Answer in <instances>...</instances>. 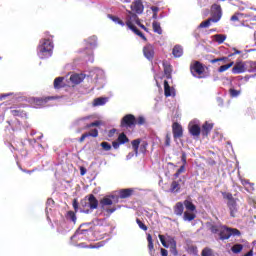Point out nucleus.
<instances>
[{
    "label": "nucleus",
    "instance_id": "nucleus-1",
    "mask_svg": "<svg viewBox=\"0 0 256 256\" xmlns=\"http://www.w3.org/2000/svg\"><path fill=\"white\" fill-rule=\"evenodd\" d=\"M211 233L218 235L220 241H225L231 237H239L241 232L236 228H228L227 226L212 225L210 227Z\"/></svg>",
    "mask_w": 256,
    "mask_h": 256
},
{
    "label": "nucleus",
    "instance_id": "nucleus-2",
    "mask_svg": "<svg viewBox=\"0 0 256 256\" xmlns=\"http://www.w3.org/2000/svg\"><path fill=\"white\" fill-rule=\"evenodd\" d=\"M53 38L52 36H48L40 40L38 48H37V55L39 59H49L53 55Z\"/></svg>",
    "mask_w": 256,
    "mask_h": 256
},
{
    "label": "nucleus",
    "instance_id": "nucleus-3",
    "mask_svg": "<svg viewBox=\"0 0 256 256\" xmlns=\"http://www.w3.org/2000/svg\"><path fill=\"white\" fill-rule=\"evenodd\" d=\"M80 207H82L80 210L82 213L88 214L91 213V210L97 209V207H99V201L97 198H95V195L90 194L81 200Z\"/></svg>",
    "mask_w": 256,
    "mask_h": 256
},
{
    "label": "nucleus",
    "instance_id": "nucleus-4",
    "mask_svg": "<svg viewBox=\"0 0 256 256\" xmlns=\"http://www.w3.org/2000/svg\"><path fill=\"white\" fill-rule=\"evenodd\" d=\"M86 43L90 48H85L84 49V54H86V59L88 63H93L94 58H93V49L97 47V36H91L86 40Z\"/></svg>",
    "mask_w": 256,
    "mask_h": 256
},
{
    "label": "nucleus",
    "instance_id": "nucleus-5",
    "mask_svg": "<svg viewBox=\"0 0 256 256\" xmlns=\"http://www.w3.org/2000/svg\"><path fill=\"white\" fill-rule=\"evenodd\" d=\"M53 99H57V97L51 96L45 98H30L29 103L34 109H41V107H45L47 103Z\"/></svg>",
    "mask_w": 256,
    "mask_h": 256
},
{
    "label": "nucleus",
    "instance_id": "nucleus-6",
    "mask_svg": "<svg viewBox=\"0 0 256 256\" xmlns=\"http://www.w3.org/2000/svg\"><path fill=\"white\" fill-rule=\"evenodd\" d=\"M190 71L193 77H196L197 79H203V73H205V68L203 67V64L199 61H195L190 66Z\"/></svg>",
    "mask_w": 256,
    "mask_h": 256
},
{
    "label": "nucleus",
    "instance_id": "nucleus-7",
    "mask_svg": "<svg viewBox=\"0 0 256 256\" xmlns=\"http://www.w3.org/2000/svg\"><path fill=\"white\" fill-rule=\"evenodd\" d=\"M89 119H91V116H86L83 118H80L78 120H76V125H78L79 127H81V129H89L90 127H99V125H101V122L99 121H95L92 123H87V121H89Z\"/></svg>",
    "mask_w": 256,
    "mask_h": 256
},
{
    "label": "nucleus",
    "instance_id": "nucleus-8",
    "mask_svg": "<svg viewBox=\"0 0 256 256\" xmlns=\"http://www.w3.org/2000/svg\"><path fill=\"white\" fill-rule=\"evenodd\" d=\"M126 25L128 27V29H130L131 31L135 28H137V26L135 25H139V16H137V14L129 11L128 15L126 17Z\"/></svg>",
    "mask_w": 256,
    "mask_h": 256
},
{
    "label": "nucleus",
    "instance_id": "nucleus-9",
    "mask_svg": "<svg viewBox=\"0 0 256 256\" xmlns=\"http://www.w3.org/2000/svg\"><path fill=\"white\" fill-rule=\"evenodd\" d=\"M189 133L193 137H199L201 135V126H199V120H194L188 125Z\"/></svg>",
    "mask_w": 256,
    "mask_h": 256
},
{
    "label": "nucleus",
    "instance_id": "nucleus-10",
    "mask_svg": "<svg viewBox=\"0 0 256 256\" xmlns=\"http://www.w3.org/2000/svg\"><path fill=\"white\" fill-rule=\"evenodd\" d=\"M158 237H159L160 243L166 249H169V247H173V246L177 245V241H175V238L173 236H167L165 238V236L160 234Z\"/></svg>",
    "mask_w": 256,
    "mask_h": 256
},
{
    "label": "nucleus",
    "instance_id": "nucleus-11",
    "mask_svg": "<svg viewBox=\"0 0 256 256\" xmlns=\"http://www.w3.org/2000/svg\"><path fill=\"white\" fill-rule=\"evenodd\" d=\"M211 19L212 23H219L221 21V6L218 4H214L211 7Z\"/></svg>",
    "mask_w": 256,
    "mask_h": 256
},
{
    "label": "nucleus",
    "instance_id": "nucleus-12",
    "mask_svg": "<svg viewBox=\"0 0 256 256\" xmlns=\"http://www.w3.org/2000/svg\"><path fill=\"white\" fill-rule=\"evenodd\" d=\"M90 233H93V231L89 229H81L79 228L75 234L71 237V239H78V241H81V239H89L88 235Z\"/></svg>",
    "mask_w": 256,
    "mask_h": 256
},
{
    "label": "nucleus",
    "instance_id": "nucleus-13",
    "mask_svg": "<svg viewBox=\"0 0 256 256\" xmlns=\"http://www.w3.org/2000/svg\"><path fill=\"white\" fill-rule=\"evenodd\" d=\"M232 73L233 75H241V73H247L245 62H236V64L232 68Z\"/></svg>",
    "mask_w": 256,
    "mask_h": 256
},
{
    "label": "nucleus",
    "instance_id": "nucleus-14",
    "mask_svg": "<svg viewBox=\"0 0 256 256\" xmlns=\"http://www.w3.org/2000/svg\"><path fill=\"white\" fill-rule=\"evenodd\" d=\"M131 10L137 15H141L145 10V6H143V2L141 0H134L131 4Z\"/></svg>",
    "mask_w": 256,
    "mask_h": 256
},
{
    "label": "nucleus",
    "instance_id": "nucleus-15",
    "mask_svg": "<svg viewBox=\"0 0 256 256\" xmlns=\"http://www.w3.org/2000/svg\"><path fill=\"white\" fill-rule=\"evenodd\" d=\"M122 125L124 127H133L135 125V116L133 114H127L122 119Z\"/></svg>",
    "mask_w": 256,
    "mask_h": 256
},
{
    "label": "nucleus",
    "instance_id": "nucleus-16",
    "mask_svg": "<svg viewBox=\"0 0 256 256\" xmlns=\"http://www.w3.org/2000/svg\"><path fill=\"white\" fill-rule=\"evenodd\" d=\"M143 53H144V57L148 59V61L153 60V57H155V50L151 45H146L143 49Z\"/></svg>",
    "mask_w": 256,
    "mask_h": 256
},
{
    "label": "nucleus",
    "instance_id": "nucleus-17",
    "mask_svg": "<svg viewBox=\"0 0 256 256\" xmlns=\"http://www.w3.org/2000/svg\"><path fill=\"white\" fill-rule=\"evenodd\" d=\"M173 129V137L174 139H179L183 137V127L177 122H175L172 126Z\"/></svg>",
    "mask_w": 256,
    "mask_h": 256
},
{
    "label": "nucleus",
    "instance_id": "nucleus-18",
    "mask_svg": "<svg viewBox=\"0 0 256 256\" xmlns=\"http://www.w3.org/2000/svg\"><path fill=\"white\" fill-rule=\"evenodd\" d=\"M164 95L165 97H175V88L169 85V81H164Z\"/></svg>",
    "mask_w": 256,
    "mask_h": 256
},
{
    "label": "nucleus",
    "instance_id": "nucleus-19",
    "mask_svg": "<svg viewBox=\"0 0 256 256\" xmlns=\"http://www.w3.org/2000/svg\"><path fill=\"white\" fill-rule=\"evenodd\" d=\"M84 79H85V74H82V73L81 74L75 73L70 76V81L74 83V85H79V83H83Z\"/></svg>",
    "mask_w": 256,
    "mask_h": 256
},
{
    "label": "nucleus",
    "instance_id": "nucleus-20",
    "mask_svg": "<svg viewBox=\"0 0 256 256\" xmlns=\"http://www.w3.org/2000/svg\"><path fill=\"white\" fill-rule=\"evenodd\" d=\"M212 130H213V123H210V122L206 121L202 125L201 133H202L203 137H207V135H209Z\"/></svg>",
    "mask_w": 256,
    "mask_h": 256
},
{
    "label": "nucleus",
    "instance_id": "nucleus-21",
    "mask_svg": "<svg viewBox=\"0 0 256 256\" xmlns=\"http://www.w3.org/2000/svg\"><path fill=\"white\" fill-rule=\"evenodd\" d=\"M227 205L230 210L231 217H235V215H237V211H239V207L237 206V201L231 200V202H228Z\"/></svg>",
    "mask_w": 256,
    "mask_h": 256
},
{
    "label": "nucleus",
    "instance_id": "nucleus-22",
    "mask_svg": "<svg viewBox=\"0 0 256 256\" xmlns=\"http://www.w3.org/2000/svg\"><path fill=\"white\" fill-rule=\"evenodd\" d=\"M148 251L150 256H155V246L153 244V236L147 234Z\"/></svg>",
    "mask_w": 256,
    "mask_h": 256
},
{
    "label": "nucleus",
    "instance_id": "nucleus-23",
    "mask_svg": "<svg viewBox=\"0 0 256 256\" xmlns=\"http://www.w3.org/2000/svg\"><path fill=\"white\" fill-rule=\"evenodd\" d=\"M10 113L13 115V117H27V113L20 108H11Z\"/></svg>",
    "mask_w": 256,
    "mask_h": 256
},
{
    "label": "nucleus",
    "instance_id": "nucleus-24",
    "mask_svg": "<svg viewBox=\"0 0 256 256\" xmlns=\"http://www.w3.org/2000/svg\"><path fill=\"white\" fill-rule=\"evenodd\" d=\"M133 195V189H122L119 191V197L120 199H127L128 197H131Z\"/></svg>",
    "mask_w": 256,
    "mask_h": 256
},
{
    "label": "nucleus",
    "instance_id": "nucleus-25",
    "mask_svg": "<svg viewBox=\"0 0 256 256\" xmlns=\"http://www.w3.org/2000/svg\"><path fill=\"white\" fill-rule=\"evenodd\" d=\"M172 55L176 58L183 57V47L181 45L174 46Z\"/></svg>",
    "mask_w": 256,
    "mask_h": 256
},
{
    "label": "nucleus",
    "instance_id": "nucleus-26",
    "mask_svg": "<svg viewBox=\"0 0 256 256\" xmlns=\"http://www.w3.org/2000/svg\"><path fill=\"white\" fill-rule=\"evenodd\" d=\"M65 78L64 77H57L54 80V89H61L65 87Z\"/></svg>",
    "mask_w": 256,
    "mask_h": 256
},
{
    "label": "nucleus",
    "instance_id": "nucleus-27",
    "mask_svg": "<svg viewBox=\"0 0 256 256\" xmlns=\"http://www.w3.org/2000/svg\"><path fill=\"white\" fill-rule=\"evenodd\" d=\"M107 101H109V98H105V97L96 98L93 101V106L101 107V106L105 105L107 103Z\"/></svg>",
    "mask_w": 256,
    "mask_h": 256
},
{
    "label": "nucleus",
    "instance_id": "nucleus-28",
    "mask_svg": "<svg viewBox=\"0 0 256 256\" xmlns=\"http://www.w3.org/2000/svg\"><path fill=\"white\" fill-rule=\"evenodd\" d=\"M246 72L248 73H256V62L253 61H246Z\"/></svg>",
    "mask_w": 256,
    "mask_h": 256
},
{
    "label": "nucleus",
    "instance_id": "nucleus-29",
    "mask_svg": "<svg viewBox=\"0 0 256 256\" xmlns=\"http://www.w3.org/2000/svg\"><path fill=\"white\" fill-rule=\"evenodd\" d=\"M90 75L94 77V79H101L103 75H105V72L102 69L95 68Z\"/></svg>",
    "mask_w": 256,
    "mask_h": 256
},
{
    "label": "nucleus",
    "instance_id": "nucleus-30",
    "mask_svg": "<svg viewBox=\"0 0 256 256\" xmlns=\"http://www.w3.org/2000/svg\"><path fill=\"white\" fill-rule=\"evenodd\" d=\"M212 38L216 41L218 45H221L222 43H225V40L227 39V35L225 34H215L212 36Z\"/></svg>",
    "mask_w": 256,
    "mask_h": 256
},
{
    "label": "nucleus",
    "instance_id": "nucleus-31",
    "mask_svg": "<svg viewBox=\"0 0 256 256\" xmlns=\"http://www.w3.org/2000/svg\"><path fill=\"white\" fill-rule=\"evenodd\" d=\"M152 28L154 33H157L158 35H163V28H161V23L158 21H153Z\"/></svg>",
    "mask_w": 256,
    "mask_h": 256
},
{
    "label": "nucleus",
    "instance_id": "nucleus-32",
    "mask_svg": "<svg viewBox=\"0 0 256 256\" xmlns=\"http://www.w3.org/2000/svg\"><path fill=\"white\" fill-rule=\"evenodd\" d=\"M183 211H184V207H183V203L181 202H178L176 205H175V208H174V213L175 215H183Z\"/></svg>",
    "mask_w": 256,
    "mask_h": 256
},
{
    "label": "nucleus",
    "instance_id": "nucleus-33",
    "mask_svg": "<svg viewBox=\"0 0 256 256\" xmlns=\"http://www.w3.org/2000/svg\"><path fill=\"white\" fill-rule=\"evenodd\" d=\"M139 145H141V140L136 139L132 141V148L134 149V155H139Z\"/></svg>",
    "mask_w": 256,
    "mask_h": 256
},
{
    "label": "nucleus",
    "instance_id": "nucleus-34",
    "mask_svg": "<svg viewBox=\"0 0 256 256\" xmlns=\"http://www.w3.org/2000/svg\"><path fill=\"white\" fill-rule=\"evenodd\" d=\"M108 19H111V21H113L114 23L121 25V27H125V22H123V20L119 19V17H117V16L108 14Z\"/></svg>",
    "mask_w": 256,
    "mask_h": 256
},
{
    "label": "nucleus",
    "instance_id": "nucleus-35",
    "mask_svg": "<svg viewBox=\"0 0 256 256\" xmlns=\"http://www.w3.org/2000/svg\"><path fill=\"white\" fill-rule=\"evenodd\" d=\"M101 205L103 207V209H105V207L109 206V205H113V200L111 199V197H104L101 200Z\"/></svg>",
    "mask_w": 256,
    "mask_h": 256
},
{
    "label": "nucleus",
    "instance_id": "nucleus-36",
    "mask_svg": "<svg viewBox=\"0 0 256 256\" xmlns=\"http://www.w3.org/2000/svg\"><path fill=\"white\" fill-rule=\"evenodd\" d=\"M229 94L230 97H232L233 99L239 97V95H241V89H235V88H230L229 89Z\"/></svg>",
    "mask_w": 256,
    "mask_h": 256
},
{
    "label": "nucleus",
    "instance_id": "nucleus-37",
    "mask_svg": "<svg viewBox=\"0 0 256 256\" xmlns=\"http://www.w3.org/2000/svg\"><path fill=\"white\" fill-rule=\"evenodd\" d=\"M211 23H213V19L209 18L202 23L199 24V29H207V27H210Z\"/></svg>",
    "mask_w": 256,
    "mask_h": 256
},
{
    "label": "nucleus",
    "instance_id": "nucleus-38",
    "mask_svg": "<svg viewBox=\"0 0 256 256\" xmlns=\"http://www.w3.org/2000/svg\"><path fill=\"white\" fill-rule=\"evenodd\" d=\"M173 69L171 68V65L164 64V73L166 75V79H171V72Z\"/></svg>",
    "mask_w": 256,
    "mask_h": 256
},
{
    "label": "nucleus",
    "instance_id": "nucleus-39",
    "mask_svg": "<svg viewBox=\"0 0 256 256\" xmlns=\"http://www.w3.org/2000/svg\"><path fill=\"white\" fill-rule=\"evenodd\" d=\"M232 253H235V255L241 253L243 251V246L241 244H235L231 248Z\"/></svg>",
    "mask_w": 256,
    "mask_h": 256
},
{
    "label": "nucleus",
    "instance_id": "nucleus-40",
    "mask_svg": "<svg viewBox=\"0 0 256 256\" xmlns=\"http://www.w3.org/2000/svg\"><path fill=\"white\" fill-rule=\"evenodd\" d=\"M233 65H234V62H230L229 64L222 65L219 67L218 71L219 73H225V71H227L228 69H231Z\"/></svg>",
    "mask_w": 256,
    "mask_h": 256
},
{
    "label": "nucleus",
    "instance_id": "nucleus-41",
    "mask_svg": "<svg viewBox=\"0 0 256 256\" xmlns=\"http://www.w3.org/2000/svg\"><path fill=\"white\" fill-rule=\"evenodd\" d=\"M118 141H119L120 145H124V143L129 142V138H127V135L122 133L118 136Z\"/></svg>",
    "mask_w": 256,
    "mask_h": 256
},
{
    "label": "nucleus",
    "instance_id": "nucleus-42",
    "mask_svg": "<svg viewBox=\"0 0 256 256\" xmlns=\"http://www.w3.org/2000/svg\"><path fill=\"white\" fill-rule=\"evenodd\" d=\"M68 221H72V223H77V216L75 215V212L70 211L67 214Z\"/></svg>",
    "mask_w": 256,
    "mask_h": 256
},
{
    "label": "nucleus",
    "instance_id": "nucleus-43",
    "mask_svg": "<svg viewBox=\"0 0 256 256\" xmlns=\"http://www.w3.org/2000/svg\"><path fill=\"white\" fill-rule=\"evenodd\" d=\"M55 201L53 199L49 198L46 202V215H49V211H51V207H53Z\"/></svg>",
    "mask_w": 256,
    "mask_h": 256
},
{
    "label": "nucleus",
    "instance_id": "nucleus-44",
    "mask_svg": "<svg viewBox=\"0 0 256 256\" xmlns=\"http://www.w3.org/2000/svg\"><path fill=\"white\" fill-rule=\"evenodd\" d=\"M6 97H12V99H17V94L15 93H5L0 95V101H3V99H6Z\"/></svg>",
    "mask_w": 256,
    "mask_h": 256
},
{
    "label": "nucleus",
    "instance_id": "nucleus-45",
    "mask_svg": "<svg viewBox=\"0 0 256 256\" xmlns=\"http://www.w3.org/2000/svg\"><path fill=\"white\" fill-rule=\"evenodd\" d=\"M133 33H135V35H138V37H141V39H143V41H147V37H145V34L142 33L141 31H139V29L134 28L132 29Z\"/></svg>",
    "mask_w": 256,
    "mask_h": 256
},
{
    "label": "nucleus",
    "instance_id": "nucleus-46",
    "mask_svg": "<svg viewBox=\"0 0 256 256\" xmlns=\"http://www.w3.org/2000/svg\"><path fill=\"white\" fill-rule=\"evenodd\" d=\"M222 195L224 199L228 200V203H231V201H235V198H233V194L231 193L223 192Z\"/></svg>",
    "mask_w": 256,
    "mask_h": 256
},
{
    "label": "nucleus",
    "instance_id": "nucleus-47",
    "mask_svg": "<svg viewBox=\"0 0 256 256\" xmlns=\"http://www.w3.org/2000/svg\"><path fill=\"white\" fill-rule=\"evenodd\" d=\"M184 205L188 211H195V205L191 201H185Z\"/></svg>",
    "mask_w": 256,
    "mask_h": 256
},
{
    "label": "nucleus",
    "instance_id": "nucleus-48",
    "mask_svg": "<svg viewBox=\"0 0 256 256\" xmlns=\"http://www.w3.org/2000/svg\"><path fill=\"white\" fill-rule=\"evenodd\" d=\"M181 173H185V164H182L177 172L174 174L175 179H177L179 175H181Z\"/></svg>",
    "mask_w": 256,
    "mask_h": 256
},
{
    "label": "nucleus",
    "instance_id": "nucleus-49",
    "mask_svg": "<svg viewBox=\"0 0 256 256\" xmlns=\"http://www.w3.org/2000/svg\"><path fill=\"white\" fill-rule=\"evenodd\" d=\"M195 219V214L184 213V221H193Z\"/></svg>",
    "mask_w": 256,
    "mask_h": 256
},
{
    "label": "nucleus",
    "instance_id": "nucleus-50",
    "mask_svg": "<svg viewBox=\"0 0 256 256\" xmlns=\"http://www.w3.org/2000/svg\"><path fill=\"white\" fill-rule=\"evenodd\" d=\"M135 125H145V117L139 116L135 118Z\"/></svg>",
    "mask_w": 256,
    "mask_h": 256
},
{
    "label": "nucleus",
    "instance_id": "nucleus-51",
    "mask_svg": "<svg viewBox=\"0 0 256 256\" xmlns=\"http://www.w3.org/2000/svg\"><path fill=\"white\" fill-rule=\"evenodd\" d=\"M202 256H213V250L210 248H204L202 250Z\"/></svg>",
    "mask_w": 256,
    "mask_h": 256
},
{
    "label": "nucleus",
    "instance_id": "nucleus-52",
    "mask_svg": "<svg viewBox=\"0 0 256 256\" xmlns=\"http://www.w3.org/2000/svg\"><path fill=\"white\" fill-rule=\"evenodd\" d=\"M255 184L249 182L248 185L245 186V190L248 192V193H251L253 191H255Z\"/></svg>",
    "mask_w": 256,
    "mask_h": 256
},
{
    "label": "nucleus",
    "instance_id": "nucleus-53",
    "mask_svg": "<svg viewBox=\"0 0 256 256\" xmlns=\"http://www.w3.org/2000/svg\"><path fill=\"white\" fill-rule=\"evenodd\" d=\"M100 146L104 151H111V144H109V142H102Z\"/></svg>",
    "mask_w": 256,
    "mask_h": 256
},
{
    "label": "nucleus",
    "instance_id": "nucleus-54",
    "mask_svg": "<svg viewBox=\"0 0 256 256\" xmlns=\"http://www.w3.org/2000/svg\"><path fill=\"white\" fill-rule=\"evenodd\" d=\"M136 223L142 231H147V225H145L140 219H136Z\"/></svg>",
    "mask_w": 256,
    "mask_h": 256
},
{
    "label": "nucleus",
    "instance_id": "nucleus-55",
    "mask_svg": "<svg viewBox=\"0 0 256 256\" xmlns=\"http://www.w3.org/2000/svg\"><path fill=\"white\" fill-rule=\"evenodd\" d=\"M171 191L175 192V191H179V182L177 181H173L171 184Z\"/></svg>",
    "mask_w": 256,
    "mask_h": 256
},
{
    "label": "nucleus",
    "instance_id": "nucleus-56",
    "mask_svg": "<svg viewBox=\"0 0 256 256\" xmlns=\"http://www.w3.org/2000/svg\"><path fill=\"white\" fill-rule=\"evenodd\" d=\"M170 248V253H172V255L177 256L179 255V252H177V244H174V246H169Z\"/></svg>",
    "mask_w": 256,
    "mask_h": 256
},
{
    "label": "nucleus",
    "instance_id": "nucleus-57",
    "mask_svg": "<svg viewBox=\"0 0 256 256\" xmlns=\"http://www.w3.org/2000/svg\"><path fill=\"white\" fill-rule=\"evenodd\" d=\"M103 245H105V241H101L95 245L90 246V249H99L100 247H103Z\"/></svg>",
    "mask_w": 256,
    "mask_h": 256
},
{
    "label": "nucleus",
    "instance_id": "nucleus-58",
    "mask_svg": "<svg viewBox=\"0 0 256 256\" xmlns=\"http://www.w3.org/2000/svg\"><path fill=\"white\" fill-rule=\"evenodd\" d=\"M98 136H99V131L97 129H94L88 133V137H98Z\"/></svg>",
    "mask_w": 256,
    "mask_h": 256
},
{
    "label": "nucleus",
    "instance_id": "nucleus-59",
    "mask_svg": "<svg viewBox=\"0 0 256 256\" xmlns=\"http://www.w3.org/2000/svg\"><path fill=\"white\" fill-rule=\"evenodd\" d=\"M198 5L201 7H207V5H209V0H198Z\"/></svg>",
    "mask_w": 256,
    "mask_h": 256
},
{
    "label": "nucleus",
    "instance_id": "nucleus-60",
    "mask_svg": "<svg viewBox=\"0 0 256 256\" xmlns=\"http://www.w3.org/2000/svg\"><path fill=\"white\" fill-rule=\"evenodd\" d=\"M181 161L183 163L182 165H187V154L185 152L182 153Z\"/></svg>",
    "mask_w": 256,
    "mask_h": 256
},
{
    "label": "nucleus",
    "instance_id": "nucleus-61",
    "mask_svg": "<svg viewBox=\"0 0 256 256\" xmlns=\"http://www.w3.org/2000/svg\"><path fill=\"white\" fill-rule=\"evenodd\" d=\"M105 211L107 212L108 215H111L112 213H115L117 211V208H106Z\"/></svg>",
    "mask_w": 256,
    "mask_h": 256
},
{
    "label": "nucleus",
    "instance_id": "nucleus-62",
    "mask_svg": "<svg viewBox=\"0 0 256 256\" xmlns=\"http://www.w3.org/2000/svg\"><path fill=\"white\" fill-rule=\"evenodd\" d=\"M146 149H147V144H146V142H143V143L140 145V151H141V153H145Z\"/></svg>",
    "mask_w": 256,
    "mask_h": 256
},
{
    "label": "nucleus",
    "instance_id": "nucleus-63",
    "mask_svg": "<svg viewBox=\"0 0 256 256\" xmlns=\"http://www.w3.org/2000/svg\"><path fill=\"white\" fill-rule=\"evenodd\" d=\"M87 137H89V134L84 133V134L80 137V139H79L80 143H83V141H85V139H87Z\"/></svg>",
    "mask_w": 256,
    "mask_h": 256
},
{
    "label": "nucleus",
    "instance_id": "nucleus-64",
    "mask_svg": "<svg viewBox=\"0 0 256 256\" xmlns=\"http://www.w3.org/2000/svg\"><path fill=\"white\" fill-rule=\"evenodd\" d=\"M169 252L165 248H161V256H167Z\"/></svg>",
    "mask_w": 256,
    "mask_h": 256
}]
</instances>
